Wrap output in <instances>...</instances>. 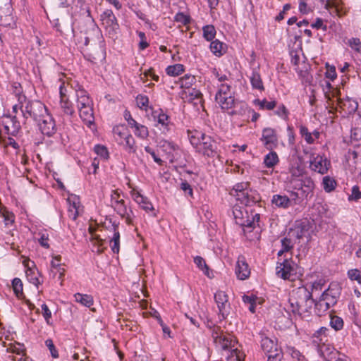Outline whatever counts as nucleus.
<instances>
[{
	"label": "nucleus",
	"instance_id": "1",
	"mask_svg": "<svg viewBox=\"0 0 361 361\" xmlns=\"http://www.w3.org/2000/svg\"><path fill=\"white\" fill-rule=\"evenodd\" d=\"M188 135L191 145L197 153L207 157H219L220 143L212 137L197 130H188Z\"/></svg>",
	"mask_w": 361,
	"mask_h": 361
},
{
	"label": "nucleus",
	"instance_id": "2",
	"mask_svg": "<svg viewBox=\"0 0 361 361\" xmlns=\"http://www.w3.org/2000/svg\"><path fill=\"white\" fill-rule=\"evenodd\" d=\"M314 302V300L312 298L310 291L305 287H300L293 292L285 309L295 315H301L302 312H308V308H310Z\"/></svg>",
	"mask_w": 361,
	"mask_h": 361
},
{
	"label": "nucleus",
	"instance_id": "3",
	"mask_svg": "<svg viewBox=\"0 0 361 361\" xmlns=\"http://www.w3.org/2000/svg\"><path fill=\"white\" fill-rule=\"evenodd\" d=\"M341 286L337 282H331L323 291L318 300H314V311L318 316H322L329 309L335 305L341 295Z\"/></svg>",
	"mask_w": 361,
	"mask_h": 361
},
{
	"label": "nucleus",
	"instance_id": "4",
	"mask_svg": "<svg viewBox=\"0 0 361 361\" xmlns=\"http://www.w3.org/2000/svg\"><path fill=\"white\" fill-rule=\"evenodd\" d=\"M75 102L79 116L83 123L90 126L94 123L93 101L82 87L75 90Z\"/></svg>",
	"mask_w": 361,
	"mask_h": 361
},
{
	"label": "nucleus",
	"instance_id": "5",
	"mask_svg": "<svg viewBox=\"0 0 361 361\" xmlns=\"http://www.w3.org/2000/svg\"><path fill=\"white\" fill-rule=\"evenodd\" d=\"M20 109L25 121L32 118L37 122L47 112L46 106L39 101H28L25 95H18Z\"/></svg>",
	"mask_w": 361,
	"mask_h": 361
},
{
	"label": "nucleus",
	"instance_id": "6",
	"mask_svg": "<svg viewBox=\"0 0 361 361\" xmlns=\"http://www.w3.org/2000/svg\"><path fill=\"white\" fill-rule=\"evenodd\" d=\"M212 336L217 347L224 350L231 349L236 343L234 337L230 334H224L219 326H214L212 331Z\"/></svg>",
	"mask_w": 361,
	"mask_h": 361
},
{
	"label": "nucleus",
	"instance_id": "7",
	"mask_svg": "<svg viewBox=\"0 0 361 361\" xmlns=\"http://www.w3.org/2000/svg\"><path fill=\"white\" fill-rule=\"evenodd\" d=\"M297 265L290 259H285L283 262L278 263L276 266V275L284 280H293L296 275Z\"/></svg>",
	"mask_w": 361,
	"mask_h": 361
},
{
	"label": "nucleus",
	"instance_id": "8",
	"mask_svg": "<svg viewBox=\"0 0 361 361\" xmlns=\"http://www.w3.org/2000/svg\"><path fill=\"white\" fill-rule=\"evenodd\" d=\"M100 20L109 35H114L119 30L117 18L111 10L104 11L100 16Z\"/></svg>",
	"mask_w": 361,
	"mask_h": 361
},
{
	"label": "nucleus",
	"instance_id": "9",
	"mask_svg": "<svg viewBox=\"0 0 361 361\" xmlns=\"http://www.w3.org/2000/svg\"><path fill=\"white\" fill-rule=\"evenodd\" d=\"M60 108L66 116H73L75 114V109L73 103L69 99L68 87L62 83L59 87Z\"/></svg>",
	"mask_w": 361,
	"mask_h": 361
},
{
	"label": "nucleus",
	"instance_id": "10",
	"mask_svg": "<svg viewBox=\"0 0 361 361\" xmlns=\"http://www.w3.org/2000/svg\"><path fill=\"white\" fill-rule=\"evenodd\" d=\"M149 118L154 126L163 131H168L171 123L169 116L161 109H151Z\"/></svg>",
	"mask_w": 361,
	"mask_h": 361
},
{
	"label": "nucleus",
	"instance_id": "11",
	"mask_svg": "<svg viewBox=\"0 0 361 361\" xmlns=\"http://www.w3.org/2000/svg\"><path fill=\"white\" fill-rule=\"evenodd\" d=\"M232 212L237 224L243 227H254V221H251L248 212L243 206L235 204L233 206Z\"/></svg>",
	"mask_w": 361,
	"mask_h": 361
},
{
	"label": "nucleus",
	"instance_id": "12",
	"mask_svg": "<svg viewBox=\"0 0 361 361\" xmlns=\"http://www.w3.org/2000/svg\"><path fill=\"white\" fill-rule=\"evenodd\" d=\"M331 166V162L326 157L319 154H311L310 157V168L312 171L319 173L320 174H325L327 173Z\"/></svg>",
	"mask_w": 361,
	"mask_h": 361
},
{
	"label": "nucleus",
	"instance_id": "13",
	"mask_svg": "<svg viewBox=\"0 0 361 361\" xmlns=\"http://www.w3.org/2000/svg\"><path fill=\"white\" fill-rule=\"evenodd\" d=\"M8 358L11 361H29L26 356L25 348L23 344L20 343H10L7 347Z\"/></svg>",
	"mask_w": 361,
	"mask_h": 361
},
{
	"label": "nucleus",
	"instance_id": "14",
	"mask_svg": "<svg viewBox=\"0 0 361 361\" xmlns=\"http://www.w3.org/2000/svg\"><path fill=\"white\" fill-rule=\"evenodd\" d=\"M295 189L300 192L302 200L312 197L314 189V183L309 176L302 177L295 187Z\"/></svg>",
	"mask_w": 361,
	"mask_h": 361
},
{
	"label": "nucleus",
	"instance_id": "15",
	"mask_svg": "<svg viewBox=\"0 0 361 361\" xmlns=\"http://www.w3.org/2000/svg\"><path fill=\"white\" fill-rule=\"evenodd\" d=\"M37 123L40 131L44 135L51 136L56 131L55 121L48 111L37 121Z\"/></svg>",
	"mask_w": 361,
	"mask_h": 361
},
{
	"label": "nucleus",
	"instance_id": "16",
	"mask_svg": "<svg viewBox=\"0 0 361 361\" xmlns=\"http://www.w3.org/2000/svg\"><path fill=\"white\" fill-rule=\"evenodd\" d=\"M261 141L267 149L272 150L278 144V137L275 130L271 128H264L262 130Z\"/></svg>",
	"mask_w": 361,
	"mask_h": 361
},
{
	"label": "nucleus",
	"instance_id": "17",
	"mask_svg": "<svg viewBox=\"0 0 361 361\" xmlns=\"http://www.w3.org/2000/svg\"><path fill=\"white\" fill-rule=\"evenodd\" d=\"M6 132L13 136L17 135L21 126L16 116H4L2 121Z\"/></svg>",
	"mask_w": 361,
	"mask_h": 361
},
{
	"label": "nucleus",
	"instance_id": "18",
	"mask_svg": "<svg viewBox=\"0 0 361 361\" xmlns=\"http://www.w3.org/2000/svg\"><path fill=\"white\" fill-rule=\"evenodd\" d=\"M338 107L345 115H350L357 110L358 102L357 100L347 97L345 99H337Z\"/></svg>",
	"mask_w": 361,
	"mask_h": 361
},
{
	"label": "nucleus",
	"instance_id": "19",
	"mask_svg": "<svg viewBox=\"0 0 361 361\" xmlns=\"http://www.w3.org/2000/svg\"><path fill=\"white\" fill-rule=\"evenodd\" d=\"M214 300L217 305L219 314L222 315L223 318H225L228 314L230 308V304L228 303V295L224 291L218 290L214 294Z\"/></svg>",
	"mask_w": 361,
	"mask_h": 361
},
{
	"label": "nucleus",
	"instance_id": "20",
	"mask_svg": "<svg viewBox=\"0 0 361 361\" xmlns=\"http://www.w3.org/2000/svg\"><path fill=\"white\" fill-rule=\"evenodd\" d=\"M129 188H131L130 195L134 201L140 206V207L146 212L154 210L152 204L148 200V199L143 196L139 191L135 188H132L130 184H128Z\"/></svg>",
	"mask_w": 361,
	"mask_h": 361
},
{
	"label": "nucleus",
	"instance_id": "21",
	"mask_svg": "<svg viewBox=\"0 0 361 361\" xmlns=\"http://www.w3.org/2000/svg\"><path fill=\"white\" fill-rule=\"evenodd\" d=\"M319 346L320 355L326 361H336L341 355L340 352L330 343H324Z\"/></svg>",
	"mask_w": 361,
	"mask_h": 361
},
{
	"label": "nucleus",
	"instance_id": "22",
	"mask_svg": "<svg viewBox=\"0 0 361 361\" xmlns=\"http://www.w3.org/2000/svg\"><path fill=\"white\" fill-rule=\"evenodd\" d=\"M112 207L118 215L125 219L127 224H133V212L131 209H128L124 200L116 202V204H114Z\"/></svg>",
	"mask_w": 361,
	"mask_h": 361
},
{
	"label": "nucleus",
	"instance_id": "23",
	"mask_svg": "<svg viewBox=\"0 0 361 361\" xmlns=\"http://www.w3.org/2000/svg\"><path fill=\"white\" fill-rule=\"evenodd\" d=\"M235 274L238 279L245 280L250 275V269L245 257L239 256L235 266Z\"/></svg>",
	"mask_w": 361,
	"mask_h": 361
},
{
	"label": "nucleus",
	"instance_id": "24",
	"mask_svg": "<svg viewBox=\"0 0 361 361\" xmlns=\"http://www.w3.org/2000/svg\"><path fill=\"white\" fill-rule=\"evenodd\" d=\"M32 266L30 267V263L26 265L27 267L25 274L27 280L35 285L36 287H38L40 284H42V281L40 280V273L35 267L34 262H30Z\"/></svg>",
	"mask_w": 361,
	"mask_h": 361
},
{
	"label": "nucleus",
	"instance_id": "25",
	"mask_svg": "<svg viewBox=\"0 0 361 361\" xmlns=\"http://www.w3.org/2000/svg\"><path fill=\"white\" fill-rule=\"evenodd\" d=\"M300 134L305 141L310 145L314 144L320 137L321 133L318 130L310 132L307 127L303 125L299 126Z\"/></svg>",
	"mask_w": 361,
	"mask_h": 361
},
{
	"label": "nucleus",
	"instance_id": "26",
	"mask_svg": "<svg viewBox=\"0 0 361 361\" xmlns=\"http://www.w3.org/2000/svg\"><path fill=\"white\" fill-rule=\"evenodd\" d=\"M114 137L119 145L124 144V140L130 134L125 125H118L113 128Z\"/></svg>",
	"mask_w": 361,
	"mask_h": 361
},
{
	"label": "nucleus",
	"instance_id": "27",
	"mask_svg": "<svg viewBox=\"0 0 361 361\" xmlns=\"http://www.w3.org/2000/svg\"><path fill=\"white\" fill-rule=\"evenodd\" d=\"M216 102L220 107L224 111L231 110L235 105V101L232 95L222 96L221 97H215Z\"/></svg>",
	"mask_w": 361,
	"mask_h": 361
},
{
	"label": "nucleus",
	"instance_id": "28",
	"mask_svg": "<svg viewBox=\"0 0 361 361\" xmlns=\"http://www.w3.org/2000/svg\"><path fill=\"white\" fill-rule=\"evenodd\" d=\"M230 194L235 197L237 201H239L240 203L245 206L251 205L253 203L256 202L252 197H250L249 191H243L240 192H236L235 191H231Z\"/></svg>",
	"mask_w": 361,
	"mask_h": 361
},
{
	"label": "nucleus",
	"instance_id": "29",
	"mask_svg": "<svg viewBox=\"0 0 361 361\" xmlns=\"http://www.w3.org/2000/svg\"><path fill=\"white\" fill-rule=\"evenodd\" d=\"M271 203L276 207L287 209L291 206L292 200L286 195H274L272 197Z\"/></svg>",
	"mask_w": 361,
	"mask_h": 361
},
{
	"label": "nucleus",
	"instance_id": "30",
	"mask_svg": "<svg viewBox=\"0 0 361 361\" xmlns=\"http://www.w3.org/2000/svg\"><path fill=\"white\" fill-rule=\"evenodd\" d=\"M250 81L252 89L260 92L264 90V83L258 70L255 68L252 70V74L250 76Z\"/></svg>",
	"mask_w": 361,
	"mask_h": 361
},
{
	"label": "nucleus",
	"instance_id": "31",
	"mask_svg": "<svg viewBox=\"0 0 361 361\" xmlns=\"http://www.w3.org/2000/svg\"><path fill=\"white\" fill-rule=\"evenodd\" d=\"M261 347L263 351L267 355L268 357L269 355H271V354L279 353L276 348V345L268 337H264L262 339Z\"/></svg>",
	"mask_w": 361,
	"mask_h": 361
},
{
	"label": "nucleus",
	"instance_id": "32",
	"mask_svg": "<svg viewBox=\"0 0 361 361\" xmlns=\"http://www.w3.org/2000/svg\"><path fill=\"white\" fill-rule=\"evenodd\" d=\"M279 162V158L276 152L271 151L265 155L264 158V164L267 168H273Z\"/></svg>",
	"mask_w": 361,
	"mask_h": 361
},
{
	"label": "nucleus",
	"instance_id": "33",
	"mask_svg": "<svg viewBox=\"0 0 361 361\" xmlns=\"http://www.w3.org/2000/svg\"><path fill=\"white\" fill-rule=\"evenodd\" d=\"M75 300L85 307H90L94 303L92 295L77 293L74 295Z\"/></svg>",
	"mask_w": 361,
	"mask_h": 361
},
{
	"label": "nucleus",
	"instance_id": "34",
	"mask_svg": "<svg viewBox=\"0 0 361 361\" xmlns=\"http://www.w3.org/2000/svg\"><path fill=\"white\" fill-rule=\"evenodd\" d=\"M110 243L113 252L118 253L120 250V233L116 225H114V235L110 240Z\"/></svg>",
	"mask_w": 361,
	"mask_h": 361
},
{
	"label": "nucleus",
	"instance_id": "35",
	"mask_svg": "<svg viewBox=\"0 0 361 361\" xmlns=\"http://www.w3.org/2000/svg\"><path fill=\"white\" fill-rule=\"evenodd\" d=\"M211 51L216 56H222L226 51V46L218 39L212 41L210 44Z\"/></svg>",
	"mask_w": 361,
	"mask_h": 361
},
{
	"label": "nucleus",
	"instance_id": "36",
	"mask_svg": "<svg viewBox=\"0 0 361 361\" xmlns=\"http://www.w3.org/2000/svg\"><path fill=\"white\" fill-rule=\"evenodd\" d=\"M326 280L324 278H320L317 280H315L314 282H312L311 285V291L310 293L312 294V295L315 293H319L322 290H325L326 288Z\"/></svg>",
	"mask_w": 361,
	"mask_h": 361
},
{
	"label": "nucleus",
	"instance_id": "37",
	"mask_svg": "<svg viewBox=\"0 0 361 361\" xmlns=\"http://www.w3.org/2000/svg\"><path fill=\"white\" fill-rule=\"evenodd\" d=\"M133 128H135L134 133L137 137L145 140L149 136L148 128L144 125L137 122Z\"/></svg>",
	"mask_w": 361,
	"mask_h": 361
},
{
	"label": "nucleus",
	"instance_id": "38",
	"mask_svg": "<svg viewBox=\"0 0 361 361\" xmlns=\"http://www.w3.org/2000/svg\"><path fill=\"white\" fill-rule=\"evenodd\" d=\"M217 92L215 97H221L222 96L231 95V85L228 82L217 84Z\"/></svg>",
	"mask_w": 361,
	"mask_h": 361
},
{
	"label": "nucleus",
	"instance_id": "39",
	"mask_svg": "<svg viewBox=\"0 0 361 361\" xmlns=\"http://www.w3.org/2000/svg\"><path fill=\"white\" fill-rule=\"evenodd\" d=\"M124 146L125 149L128 153H135L137 150V147L135 145V139L133 137L131 134H130L126 139L124 140Z\"/></svg>",
	"mask_w": 361,
	"mask_h": 361
},
{
	"label": "nucleus",
	"instance_id": "40",
	"mask_svg": "<svg viewBox=\"0 0 361 361\" xmlns=\"http://www.w3.org/2000/svg\"><path fill=\"white\" fill-rule=\"evenodd\" d=\"M322 185L324 190L327 192H330L336 188V182L334 178L329 176H324L322 180Z\"/></svg>",
	"mask_w": 361,
	"mask_h": 361
},
{
	"label": "nucleus",
	"instance_id": "41",
	"mask_svg": "<svg viewBox=\"0 0 361 361\" xmlns=\"http://www.w3.org/2000/svg\"><path fill=\"white\" fill-rule=\"evenodd\" d=\"M323 90L324 92L325 97L329 101L332 97H336L338 93L337 90H332V86L329 81L324 82Z\"/></svg>",
	"mask_w": 361,
	"mask_h": 361
},
{
	"label": "nucleus",
	"instance_id": "42",
	"mask_svg": "<svg viewBox=\"0 0 361 361\" xmlns=\"http://www.w3.org/2000/svg\"><path fill=\"white\" fill-rule=\"evenodd\" d=\"M166 73L171 76H177L184 72V66L182 64L169 66L166 69Z\"/></svg>",
	"mask_w": 361,
	"mask_h": 361
},
{
	"label": "nucleus",
	"instance_id": "43",
	"mask_svg": "<svg viewBox=\"0 0 361 361\" xmlns=\"http://www.w3.org/2000/svg\"><path fill=\"white\" fill-rule=\"evenodd\" d=\"M196 79L192 75H185L180 79V85L182 88L190 89L195 83Z\"/></svg>",
	"mask_w": 361,
	"mask_h": 361
},
{
	"label": "nucleus",
	"instance_id": "44",
	"mask_svg": "<svg viewBox=\"0 0 361 361\" xmlns=\"http://www.w3.org/2000/svg\"><path fill=\"white\" fill-rule=\"evenodd\" d=\"M12 287L16 297L20 298L21 296H23V283L20 279L15 278L12 281Z\"/></svg>",
	"mask_w": 361,
	"mask_h": 361
},
{
	"label": "nucleus",
	"instance_id": "45",
	"mask_svg": "<svg viewBox=\"0 0 361 361\" xmlns=\"http://www.w3.org/2000/svg\"><path fill=\"white\" fill-rule=\"evenodd\" d=\"M203 36L207 41L212 40L216 35L215 27L212 25H205L202 28Z\"/></svg>",
	"mask_w": 361,
	"mask_h": 361
},
{
	"label": "nucleus",
	"instance_id": "46",
	"mask_svg": "<svg viewBox=\"0 0 361 361\" xmlns=\"http://www.w3.org/2000/svg\"><path fill=\"white\" fill-rule=\"evenodd\" d=\"M194 262L196 264V266L204 272L205 275L208 276H209V267L207 265L205 260L202 257L196 256L194 258Z\"/></svg>",
	"mask_w": 361,
	"mask_h": 361
},
{
	"label": "nucleus",
	"instance_id": "47",
	"mask_svg": "<svg viewBox=\"0 0 361 361\" xmlns=\"http://www.w3.org/2000/svg\"><path fill=\"white\" fill-rule=\"evenodd\" d=\"M96 231V228L92 225L89 227V232L91 234V241L94 244L97 245L98 247H100L102 245V239L99 238V236L97 235L94 233ZM98 252H102V250H100L99 247H98Z\"/></svg>",
	"mask_w": 361,
	"mask_h": 361
},
{
	"label": "nucleus",
	"instance_id": "48",
	"mask_svg": "<svg viewBox=\"0 0 361 361\" xmlns=\"http://www.w3.org/2000/svg\"><path fill=\"white\" fill-rule=\"evenodd\" d=\"M331 326L336 331L341 330L343 327V319L338 316H331L330 321Z\"/></svg>",
	"mask_w": 361,
	"mask_h": 361
},
{
	"label": "nucleus",
	"instance_id": "49",
	"mask_svg": "<svg viewBox=\"0 0 361 361\" xmlns=\"http://www.w3.org/2000/svg\"><path fill=\"white\" fill-rule=\"evenodd\" d=\"M174 20L183 25H187L190 24L191 18L190 16L186 15L182 12H179L174 16Z\"/></svg>",
	"mask_w": 361,
	"mask_h": 361
},
{
	"label": "nucleus",
	"instance_id": "50",
	"mask_svg": "<svg viewBox=\"0 0 361 361\" xmlns=\"http://www.w3.org/2000/svg\"><path fill=\"white\" fill-rule=\"evenodd\" d=\"M360 116V123H358V126L354 127L351 130V139L357 142H361V116L360 113H358Z\"/></svg>",
	"mask_w": 361,
	"mask_h": 361
},
{
	"label": "nucleus",
	"instance_id": "51",
	"mask_svg": "<svg viewBox=\"0 0 361 361\" xmlns=\"http://www.w3.org/2000/svg\"><path fill=\"white\" fill-rule=\"evenodd\" d=\"M348 277L351 281H356L358 284L361 285V272L357 269H352L347 272Z\"/></svg>",
	"mask_w": 361,
	"mask_h": 361
},
{
	"label": "nucleus",
	"instance_id": "52",
	"mask_svg": "<svg viewBox=\"0 0 361 361\" xmlns=\"http://www.w3.org/2000/svg\"><path fill=\"white\" fill-rule=\"evenodd\" d=\"M136 102L137 106L141 109H147L149 104V99L147 96L143 94H138L136 97Z\"/></svg>",
	"mask_w": 361,
	"mask_h": 361
},
{
	"label": "nucleus",
	"instance_id": "53",
	"mask_svg": "<svg viewBox=\"0 0 361 361\" xmlns=\"http://www.w3.org/2000/svg\"><path fill=\"white\" fill-rule=\"evenodd\" d=\"M0 22L1 25L4 27H13L16 25L14 18L11 15L1 16Z\"/></svg>",
	"mask_w": 361,
	"mask_h": 361
},
{
	"label": "nucleus",
	"instance_id": "54",
	"mask_svg": "<svg viewBox=\"0 0 361 361\" xmlns=\"http://www.w3.org/2000/svg\"><path fill=\"white\" fill-rule=\"evenodd\" d=\"M94 152L103 159H107L109 152L107 148L103 145H97L94 148Z\"/></svg>",
	"mask_w": 361,
	"mask_h": 361
},
{
	"label": "nucleus",
	"instance_id": "55",
	"mask_svg": "<svg viewBox=\"0 0 361 361\" xmlns=\"http://www.w3.org/2000/svg\"><path fill=\"white\" fill-rule=\"evenodd\" d=\"M348 44L355 51L361 54V41L359 38H351L348 40Z\"/></svg>",
	"mask_w": 361,
	"mask_h": 361
},
{
	"label": "nucleus",
	"instance_id": "56",
	"mask_svg": "<svg viewBox=\"0 0 361 361\" xmlns=\"http://www.w3.org/2000/svg\"><path fill=\"white\" fill-rule=\"evenodd\" d=\"M38 235L39 236V238L38 239L39 244L44 248H47V249L49 248V245L48 243L49 242L48 233L46 231H41V232H39Z\"/></svg>",
	"mask_w": 361,
	"mask_h": 361
},
{
	"label": "nucleus",
	"instance_id": "57",
	"mask_svg": "<svg viewBox=\"0 0 361 361\" xmlns=\"http://www.w3.org/2000/svg\"><path fill=\"white\" fill-rule=\"evenodd\" d=\"M228 358L231 361H243L245 359V355L243 352L235 348L231 352Z\"/></svg>",
	"mask_w": 361,
	"mask_h": 361
},
{
	"label": "nucleus",
	"instance_id": "58",
	"mask_svg": "<svg viewBox=\"0 0 361 361\" xmlns=\"http://www.w3.org/2000/svg\"><path fill=\"white\" fill-rule=\"evenodd\" d=\"M187 92H185L184 93H183V98H187L188 99V100H192V99H200L202 94L201 92L199 91V90H197L195 89H192V90H189V94H188V97L187 95Z\"/></svg>",
	"mask_w": 361,
	"mask_h": 361
},
{
	"label": "nucleus",
	"instance_id": "59",
	"mask_svg": "<svg viewBox=\"0 0 361 361\" xmlns=\"http://www.w3.org/2000/svg\"><path fill=\"white\" fill-rule=\"evenodd\" d=\"M137 33L140 39L139 42V48L141 50H144L149 47V43L147 41L146 35L145 32L141 31H137Z\"/></svg>",
	"mask_w": 361,
	"mask_h": 361
},
{
	"label": "nucleus",
	"instance_id": "60",
	"mask_svg": "<svg viewBox=\"0 0 361 361\" xmlns=\"http://www.w3.org/2000/svg\"><path fill=\"white\" fill-rule=\"evenodd\" d=\"M351 195L349 196L348 200L350 201L354 200L357 201L361 199V191L357 185H354L352 188Z\"/></svg>",
	"mask_w": 361,
	"mask_h": 361
},
{
	"label": "nucleus",
	"instance_id": "61",
	"mask_svg": "<svg viewBox=\"0 0 361 361\" xmlns=\"http://www.w3.org/2000/svg\"><path fill=\"white\" fill-rule=\"evenodd\" d=\"M68 216L73 220H75L78 216V203L73 202V205H70L68 209Z\"/></svg>",
	"mask_w": 361,
	"mask_h": 361
},
{
	"label": "nucleus",
	"instance_id": "62",
	"mask_svg": "<svg viewBox=\"0 0 361 361\" xmlns=\"http://www.w3.org/2000/svg\"><path fill=\"white\" fill-rule=\"evenodd\" d=\"M41 307H42V315H43L47 324H51L50 319L51 318V312L50 311L48 306L45 303H43L41 305Z\"/></svg>",
	"mask_w": 361,
	"mask_h": 361
},
{
	"label": "nucleus",
	"instance_id": "63",
	"mask_svg": "<svg viewBox=\"0 0 361 361\" xmlns=\"http://www.w3.org/2000/svg\"><path fill=\"white\" fill-rule=\"evenodd\" d=\"M46 346L49 348L51 356L54 358H57L59 357V353L55 348V345H54L53 341L51 339H47L45 341Z\"/></svg>",
	"mask_w": 361,
	"mask_h": 361
},
{
	"label": "nucleus",
	"instance_id": "64",
	"mask_svg": "<svg viewBox=\"0 0 361 361\" xmlns=\"http://www.w3.org/2000/svg\"><path fill=\"white\" fill-rule=\"evenodd\" d=\"M326 78L334 80L336 78L337 74L334 66L326 65V71L325 73Z\"/></svg>",
	"mask_w": 361,
	"mask_h": 361
}]
</instances>
